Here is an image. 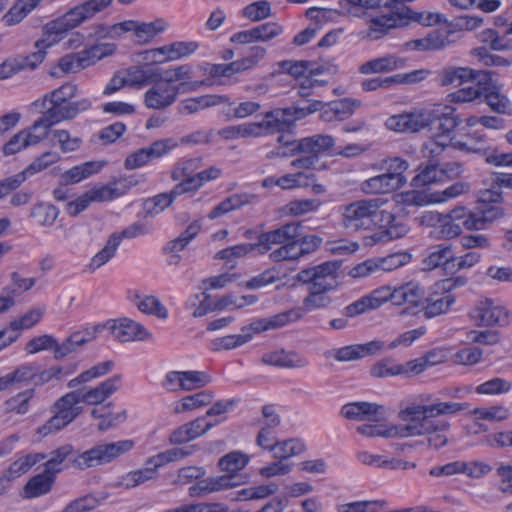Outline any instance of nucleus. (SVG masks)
Returning a JSON list of instances; mask_svg holds the SVG:
<instances>
[{
	"label": "nucleus",
	"instance_id": "7ed1b4c3",
	"mask_svg": "<svg viewBox=\"0 0 512 512\" xmlns=\"http://www.w3.org/2000/svg\"><path fill=\"white\" fill-rule=\"evenodd\" d=\"M322 101H314L308 106H295L294 108L276 109L265 114L260 122L250 123L256 126L252 137H260L268 134L279 133L287 130L297 119H301L323 108Z\"/></svg>",
	"mask_w": 512,
	"mask_h": 512
},
{
	"label": "nucleus",
	"instance_id": "603ef678",
	"mask_svg": "<svg viewBox=\"0 0 512 512\" xmlns=\"http://www.w3.org/2000/svg\"><path fill=\"white\" fill-rule=\"evenodd\" d=\"M249 459L248 455L240 451H233L221 457L218 464L222 471L236 474L237 471L242 470L248 464Z\"/></svg>",
	"mask_w": 512,
	"mask_h": 512
},
{
	"label": "nucleus",
	"instance_id": "13d9d810",
	"mask_svg": "<svg viewBox=\"0 0 512 512\" xmlns=\"http://www.w3.org/2000/svg\"><path fill=\"white\" fill-rule=\"evenodd\" d=\"M43 316V310L34 308L18 319L13 320L9 327L6 328L9 332H16L20 335V330L29 329L37 324Z\"/></svg>",
	"mask_w": 512,
	"mask_h": 512
},
{
	"label": "nucleus",
	"instance_id": "6e6d98bb",
	"mask_svg": "<svg viewBox=\"0 0 512 512\" xmlns=\"http://www.w3.org/2000/svg\"><path fill=\"white\" fill-rule=\"evenodd\" d=\"M308 295L303 300V305L299 309L302 310V315L305 312L312 311L314 309L325 308L332 302L331 298L326 295L327 292L316 290L313 288L308 289Z\"/></svg>",
	"mask_w": 512,
	"mask_h": 512
},
{
	"label": "nucleus",
	"instance_id": "09e8293b",
	"mask_svg": "<svg viewBox=\"0 0 512 512\" xmlns=\"http://www.w3.org/2000/svg\"><path fill=\"white\" fill-rule=\"evenodd\" d=\"M213 399V394L210 391H201L193 395L186 396L181 399L175 408V413H183L185 411H191L196 408L209 404Z\"/></svg>",
	"mask_w": 512,
	"mask_h": 512
},
{
	"label": "nucleus",
	"instance_id": "774afa93",
	"mask_svg": "<svg viewBox=\"0 0 512 512\" xmlns=\"http://www.w3.org/2000/svg\"><path fill=\"white\" fill-rule=\"evenodd\" d=\"M387 503L383 500L355 501L339 505L338 512H378Z\"/></svg>",
	"mask_w": 512,
	"mask_h": 512
},
{
	"label": "nucleus",
	"instance_id": "bf43d9fd",
	"mask_svg": "<svg viewBox=\"0 0 512 512\" xmlns=\"http://www.w3.org/2000/svg\"><path fill=\"white\" fill-rule=\"evenodd\" d=\"M242 14L253 22L264 20L272 14L271 4L266 0L250 3L243 8Z\"/></svg>",
	"mask_w": 512,
	"mask_h": 512
},
{
	"label": "nucleus",
	"instance_id": "e433bc0d",
	"mask_svg": "<svg viewBox=\"0 0 512 512\" xmlns=\"http://www.w3.org/2000/svg\"><path fill=\"white\" fill-rule=\"evenodd\" d=\"M391 218L382 219L380 216L376 222V227H378L380 231V236L378 240L382 241H390L393 239L401 238L407 233L406 225L398 219L394 214L390 212Z\"/></svg>",
	"mask_w": 512,
	"mask_h": 512
},
{
	"label": "nucleus",
	"instance_id": "680f3d73",
	"mask_svg": "<svg viewBox=\"0 0 512 512\" xmlns=\"http://www.w3.org/2000/svg\"><path fill=\"white\" fill-rule=\"evenodd\" d=\"M476 220H478L479 226L481 225V230L487 228L488 224L501 219L505 216V211L502 207L497 205H482L477 208Z\"/></svg>",
	"mask_w": 512,
	"mask_h": 512
},
{
	"label": "nucleus",
	"instance_id": "72a5a7b5",
	"mask_svg": "<svg viewBox=\"0 0 512 512\" xmlns=\"http://www.w3.org/2000/svg\"><path fill=\"white\" fill-rule=\"evenodd\" d=\"M472 68L449 66L440 70L437 81L440 86H460L468 82L472 76Z\"/></svg>",
	"mask_w": 512,
	"mask_h": 512
},
{
	"label": "nucleus",
	"instance_id": "aec40b11",
	"mask_svg": "<svg viewBox=\"0 0 512 512\" xmlns=\"http://www.w3.org/2000/svg\"><path fill=\"white\" fill-rule=\"evenodd\" d=\"M406 179L399 177V174L383 173L367 179L362 184V189L370 194H385L404 186Z\"/></svg>",
	"mask_w": 512,
	"mask_h": 512
},
{
	"label": "nucleus",
	"instance_id": "c9c22d12",
	"mask_svg": "<svg viewBox=\"0 0 512 512\" xmlns=\"http://www.w3.org/2000/svg\"><path fill=\"white\" fill-rule=\"evenodd\" d=\"M104 165V162L98 161H89L76 165L63 173L62 180L65 184L79 183L80 181L98 173Z\"/></svg>",
	"mask_w": 512,
	"mask_h": 512
},
{
	"label": "nucleus",
	"instance_id": "2f4dec72",
	"mask_svg": "<svg viewBox=\"0 0 512 512\" xmlns=\"http://www.w3.org/2000/svg\"><path fill=\"white\" fill-rule=\"evenodd\" d=\"M198 44L195 42H175L171 45H166L160 48L151 49L152 54L155 56L163 55V58L154 59L158 62H166L186 57L196 51Z\"/></svg>",
	"mask_w": 512,
	"mask_h": 512
},
{
	"label": "nucleus",
	"instance_id": "393cba45",
	"mask_svg": "<svg viewBox=\"0 0 512 512\" xmlns=\"http://www.w3.org/2000/svg\"><path fill=\"white\" fill-rule=\"evenodd\" d=\"M191 66L189 65H180L177 67H173L167 70H161V78L160 81H164L167 84L180 82L179 85L184 84L181 87V92L186 91H195L199 87L206 85V81H195L193 83L188 84L186 81L190 79Z\"/></svg>",
	"mask_w": 512,
	"mask_h": 512
},
{
	"label": "nucleus",
	"instance_id": "2eb2a0df",
	"mask_svg": "<svg viewBox=\"0 0 512 512\" xmlns=\"http://www.w3.org/2000/svg\"><path fill=\"white\" fill-rule=\"evenodd\" d=\"M302 318V310L290 309L273 315L268 318H260L253 321L251 324L244 326V331H252L253 334H258L268 330H274L287 325L290 322L300 320Z\"/></svg>",
	"mask_w": 512,
	"mask_h": 512
},
{
	"label": "nucleus",
	"instance_id": "58836bf2",
	"mask_svg": "<svg viewBox=\"0 0 512 512\" xmlns=\"http://www.w3.org/2000/svg\"><path fill=\"white\" fill-rule=\"evenodd\" d=\"M201 225L193 221L177 238L169 241L164 247V252L175 254L183 251L188 244L199 234Z\"/></svg>",
	"mask_w": 512,
	"mask_h": 512
},
{
	"label": "nucleus",
	"instance_id": "4468645a",
	"mask_svg": "<svg viewBox=\"0 0 512 512\" xmlns=\"http://www.w3.org/2000/svg\"><path fill=\"white\" fill-rule=\"evenodd\" d=\"M341 414L349 420L379 422L385 418V408L370 402H352L342 407Z\"/></svg>",
	"mask_w": 512,
	"mask_h": 512
},
{
	"label": "nucleus",
	"instance_id": "9d476101",
	"mask_svg": "<svg viewBox=\"0 0 512 512\" xmlns=\"http://www.w3.org/2000/svg\"><path fill=\"white\" fill-rule=\"evenodd\" d=\"M103 328L108 329L119 342L143 341L151 337L143 325L129 318L109 320L102 325Z\"/></svg>",
	"mask_w": 512,
	"mask_h": 512
},
{
	"label": "nucleus",
	"instance_id": "052dcab7",
	"mask_svg": "<svg viewBox=\"0 0 512 512\" xmlns=\"http://www.w3.org/2000/svg\"><path fill=\"white\" fill-rule=\"evenodd\" d=\"M511 389L512 382L496 377L478 385L475 391L482 395H499L508 393Z\"/></svg>",
	"mask_w": 512,
	"mask_h": 512
},
{
	"label": "nucleus",
	"instance_id": "0eeeda50",
	"mask_svg": "<svg viewBox=\"0 0 512 512\" xmlns=\"http://www.w3.org/2000/svg\"><path fill=\"white\" fill-rule=\"evenodd\" d=\"M450 431L448 421L425 422L418 425H404L401 427V437L426 436L429 447L438 450L447 445Z\"/></svg>",
	"mask_w": 512,
	"mask_h": 512
},
{
	"label": "nucleus",
	"instance_id": "39448f33",
	"mask_svg": "<svg viewBox=\"0 0 512 512\" xmlns=\"http://www.w3.org/2000/svg\"><path fill=\"white\" fill-rule=\"evenodd\" d=\"M113 0H88L47 23V31L66 33L107 8Z\"/></svg>",
	"mask_w": 512,
	"mask_h": 512
},
{
	"label": "nucleus",
	"instance_id": "e2e57ef3",
	"mask_svg": "<svg viewBox=\"0 0 512 512\" xmlns=\"http://www.w3.org/2000/svg\"><path fill=\"white\" fill-rule=\"evenodd\" d=\"M256 249L258 250L257 242L238 244L218 251L214 258L232 262L233 259L242 258Z\"/></svg>",
	"mask_w": 512,
	"mask_h": 512
},
{
	"label": "nucleus",
	"instance_id": "9b49d317",
	"mask_svg": "<svg viewBox=\"0 0 512 512\" xmlns=\"http://www.w3.org/2000/svg\"><path fill=\"white\" fill-rule=\"evenodd\" d=\"M102 325L86 326L72 332L56 349V360L76 352L80 347L96 339Z\"/></svg>",
	"mask_w": 512,
	"mask_h": 512
},
{
	"label": "nucleus",
	"instance_id": "338daca9",
	"mask_svg": "<svg viewBox=\"0 0 512 512\" xmlns=\"http://www.w3.org/2000/svg\"><path fill=\"white\" fill-rule=\"evenodd\" d=\"M156 477L157 473L154 468L150 465H146L144 468L127 473L123 478V483L125 487L129 489L155 479Z\"/></svg>",
	"mask_w": 512,
	"mask_h": 512
},
{
	"label": "nucleus",
	"instance_id": "864d4df0",
	"mask_svg": "<svg viewBox=\"0 0 512 512\" xmlns=\"http://www.w3.org/2000/svg\"><path fill=\"white\" fill-rule=\"evenodd\" d=\"M305 445L298 439H289L285 441H276L273 449L274 457L285 460L304 452Z\"/></svg>",
	"mask_w": 512,
	"mask_h": 512
},
{
	"label": "nucleus",
	"instance_id": "7c9ffc66",
	"mask_svg": "<svg viewBox=\"0 0 512 512\" xmlns=\"http://www.w3.org/2000/svg\"><path fill=\"white\" fill-rule=\"evenodd\" d=\"M386 126L396 132H418L428 126L427 121L420 115L400 114L390 117Z\"/></svg>",
	"mask_w": 512,
	"mask_h": 512
},
{
	"label": "nucleus",
	"instance_id": "6e6552de",
	"mask_svg": "<svg viewBox=\"0 0 512 512\" xmlns=\"http://www.w3.org/2000/svg\"><path fill=\"white\" fill-rule=\"evenodd\" d=\"M469 316L478 326H505L509 323L508 311L491 299L479 301L470 311Z\"/></svg>",
	"mask_w": 512,
	"mask_h": 512
},
{
	"label": "nucleus",
	"instance_id": "a211bd4d",
	"mask_svg": "<svg viewBox=\"0 0 512 512\" xmlns=\"http://www.w3.org/2000/svg\"><path fill=\"white\" fill-rule=\"evenodd\" d=\"M322 103L324 106L320 110L322 111L321 118L326 122L345 120L362 105L360 100L353 98H343L338 101H333L328 105L324 102Z\"/></svg>",
	"mask_w": 512,
	"mask_h": 512
},
{
	"label": "nucleus",
	"instance_id": "c756f323",
	"mask_svg": "<svg viewBox=\"0 0 512 512\" xmlns=\"http://www.w3.org/2000/svg\"><path fill=\"white\" fill-rule=\"evenodd\" d=\"M454 302L455 297L449 292L433 293L427 297L424 295L422 309L426 317L432 318L446 313Z\"/></svg>",
	"mask_w": 512,
	"mask_h": 512
},
{
	"label": "nucleus",
	"instance_id": "0e129e2a",
	"mask_svg": "<svg viewBox=\"0 0 512 512\" xmlns=\"http://www.w3.org/2000/svg\"><path fill=\"white\" fill-rule=\"evenodd\" d=\"M34 395L33 389H28L5 401L6 410L16 414H26L29 411V401Z\"/></svg>",
	"mask_w": 512,
	"mask_h": 512
},
{
	"label": "nucleus",
	"instance_id": "a18cd8bd",
	"mask_svg": "<svg viewBox=\"0 0 512 512\" xmlns=\"http://www.w3.org/2000/svg\"><path fill=\"white\" fill-rule=\"evenodd\" d=\"M483 101L492 111L498 114L512 115V103L506 95L501 93L500 87H497L486 94Z\"/></svg>",
	"mask_w": 512,
	"mask_h": 512
},
{
	"label": "nucleus",
	"instance_id": "cd10ccee",
	"mask_svg": "<svg viewBox=\"0 0 512 512\" xmlns=\"http://www.w3.org/2000/svg\"><path fill=\"white\" fill-rule=\"evenodd\" d=\"M424 294V289L418 283L408 282L395 287L394 305L408 304L412 307H422Z\"/></svg>",
	"mask_w": 512,
	"mask_h": 512
},
{
	"label": "nucleus",
	"instance_id": "49530a36",
	"mask_svg": "<svg viewBox=\"0 0 512 512\" xmlns=\"http://www.w3.org/2000/svg\"><path fill=\"white\" fill-rule=\"evenodd\" d=\"M51 139L53 144H57L63 153L78 150L83 142L80 137H72L70 132L65 129L51 130Z\"/></svg>",
	"mask_w": 512,
	"mask_h": 512
},
{
	"label": "nucleus",
	"instance_id": "bb28decb",
	"mask_svg": "<svg viewBox=\"0 0 512 512\" xmlns=\"http://www.w3.org/2000/svg\"><path fill=\"white\" fill-rule=\"evenodd\" d=\"M79 403V393L74 390L60 397L54 403L53 411L70 424L81 413V407L77 406Z\"/></svg>",
	"mask_w": 512,
	"mask_h": 512
},
{
	"label": "nucleus",
	"instance_id": "5701e85b",
	"mask_svg": "<svg viewBox=\"0 0 512 512\" xmlns=\"http://www.w3.org/2000/svg\"><path fill=\"white\" fill-rule=\"evenodd\" d=\"M128 86L142 87L150 83H158L161 78V69L152 66H134L124 73Z\"/></svg>",
	"mask_w": 512,
	"mask_h": 512
},
{
	"label": "nucleus",
	"instance_id": "3c124183",
	"mask_svg": "<svg viewBox=\"0 0 512 512\" xmlns=\"http://www.w3.org/2000/svg\"><path fill=\"white\" fill-rule=\"evenodd\" d=\"M61 159L60 155L55 151H46L37 157L29 166L18 174H23L25 181L31 175L41 172L50 165L57 163Z\"/></svg>",
	"mask_w": 512,
	"mask_h": 512
},
{
	"label": "nucleus",
	"instance_id": "ddd939ff",
	"mask_svg": "<svg viewBox=\"0 0 512 512\" xmlns=\"http://www.w3.org/2000/svg\"><path fill=\"white\" fill-rule=\"evenodd\" d=\"M122 386V376L115 374L112 377L101 382L94 388L87 391L75 390L79 393V399L81 403L87 405H98L103 403L111 395L117 392Z\"/></svg>",
	"mask_w": 512,
	"mask_h": 512
},
{
	"label": "nucleus",
	"instance_id": "423d86ee",
	"mask_svg": "<svg viewBox=\"0 0 512 512\" xmlns=\"http://www.w3.org/2000/svg\"><path fill=\"white\" fill-rule=\"evenodd\" d=\"M339 268V262L327 261L301 270L298 272L296 279L304 284H309L310 288L329 292L337 287V271Z\"/></svg>",
	"mask_w": 512,
	"mask_h": 512
},
{
	"label": "nucleus",
	"instance_id": "20e7f679",
	"mask_svg": "<svg viewBox=\"0 0 512 512\" xmlns=\"http://www.w3.org/2000/svg\"><path fill=\"white\" fill-rule=\"evenodd\" d=\"M33 107L48 120V124L55 125L71 120L79 113L88 110L91 107V101L89 99L61 101L43 97L33 102Z\"/></svg>",
	"mask_w": 512,
	"mask_h": 512
},
{
	"label": "nucleus",
	"instance_id": "79ce46f5",
	"mask_svg": "<svg viewBox=\"0 0 512 512\" xmlns=\"http://www.w3.org/2000/svg\"><path fill=\"white\" fill-rule=\"evenodd\" d=\"M37 6V0H17L3 16V21L8 26L18 24Z\"/></svg>",
	"mask_w": 512,
	"mask_h": 512
},
{
	"label": "nucleus",
	"instance_id": "dca6fc26",
	"mask_svg": "<svg viewBox=\"0 0 512 512\" xmlns=\"http://www.w3.org/2000/svg\"><path fill=\"white\" fill-rule=\"evenodd\" d=\"M182 85L161 86L156 85L144 94V104L149 109L162 110L171 106L181 92Z\"/></svg>",
	"mask_w": 512,
	"mask_h": 512
},
{
	"label": "nucleus",
	"instance_id": "4be33fe9",
	"mask_svg": "<svg viewBox=\"0 0 512 512\" xmlns=\"http://www.w3.org/2000/svg\"><path fill=\"white\" fill-rule=\"evenodd\" d=\"M452 262H454V254L451 245L438 244L426 250L422 265L424 270L431 271L442 265L452 266Z\"/></svg>",
	"mask_w": 512,
	"mask_h": 512
},
{
	"label": "nucleus",
	"instance_id": "4d7b16f0",
	"mask_svg": "<svg viewBox=\"0 0 512 512\" xmlns=\"http://www.w3.org/2000/svg\"><path fill=\"white\" fill-rule=\"evenodd\" d=\"M441 180L438 163L429 161L417 175L412 178L411 185L415 188H421Z\"/></svg>",
	"mask_w": 512,
	"mask_h": 512
},
{
	"label": "nucleus",
	"instance_id": "f257e3e1",
	"mask_svg": "<svg viewBox=\"0 0 512 512\" xmlns=\"http://www.w3.org/2000/svg\"><path fill=\"white\" fill-rule=\"evenodd\" d=\"M133 446L134 442L132 440L99 443L75 455L74 447L71 444H65L50 452V458L44 464V469L50 475L55 476L62 471L60 465L69 459L71 467L81 471L87 470L112 462L130 451Z\"/></svg>",
	"mask_w": 512,
	"mask_h": 512
},
{
	"label": "nucleus",
	"instance_id": "4c0bfd02",
	"mask_svg": "<svg viewBox=\"0 0 512 512\" xmlns=\"http://www.w3.org/2000/svg\"><path fill=\"white\" fill-rule=\"evenodd\" d=\"M45 458L46 455L42 453H31L22 456L10 464L5 476L9 480L18 478L27 473L35 464L44 460Z\"/></svg>",
	"mask_w": 512,
	"mask_h": 512
},
{
	"label": "nucleus",
	"instance_id": "1a4fd4ad",
	"mask_svg": "<svg viewBox=\"0 0 512 512\" xmlns=\"http://www.w3.org/2000/svg\"><path fill=\"white\" fill-rule=\"evenodd\" d=\"M302 234L301 222H289L276 229L263 232L258 236V252L267 253L273 245H285L290 240L297 239Z\"/></svg>",
	"mask_w": 512,
	"mask_h": 512
},
{
	"label": "nucleus",
	"instance_id": "f8f14e48",
	"mask_svg": "<svg viewBox=\"0 0 512 512\" xmlns=\"http://www.w3.org/2000/svg\"><path fill=\"white\" fill-rule=\"evenodd\" d=\"M440 408L438 402L432 404L410 403L399 411V418L407 423L405 425H418L427 422L440 421Z\"/></svg>",
	"mask_w": 512,
	"mask_h": 512
},
{
	"label": "nucleus",
	"instance_id": "ea45409f",
	"mask_svg": "<svg viewBox=\"0 0 512 512\" xmlns=\"http://www.w3.org/2000/svg\"><path fill=\"white\" fill-rule=\"evenodd\" d=\"M54 475H50L44 469V472L32 477L25 485L24 491L26 497L34 498L48 493L54 482Z\"/></svg>",
	"mask_w": 512,
	"mask_h": 512
},
{
	"label": "nucleus",
	"instance_id": "c85d7f7f",
	"mask_svg": "<svg viewBox=\"0 0 512 512\" xmlns=\"http://www.w3.org/2000/svg\"><path fill=\"white\" fill-rule=\"evenodd\" d=\"M405 60L393 55H385L364 62L359 66V72L364 75L387 73L403 67Z\"/></svg>",
	"mask_w": 512,
	"mask_h": 512
},
{
	"label": "nucleus",
	"instance_id": "f3484780",
	"mask_svg": "<svg viewBox=\"0 0 512 512\" xmlns=\"http://www.w3.org/2000/svg\"><path fill=\"white\" fill-rule=\"evenodd\" d=\"M216 424L218 422H206L204 417H199L175 429L169 436V442L172 445L190 442L205 434Z\"/></svg>",
	"mask_w": 512,
	"mask_h": 512
},
{
	"label": "nucleus",
	"instance_id": "5fc2aeb1",
	"mask_svg": "<svg viewBox=\"0 0 512 512\" xmlns=\"http://www.w3.org/2000/svg\"><path fill=\"white\" fill-rule=\"evenodd\" d=\"M83 50L67 54L59 59L58 66L64 73H76L89 67V61L83 55Z\"/></svg>",
	"mask_w": 512,
	"mask_h": 512
},
{
	"label": "nucleus",
	"instance_id": "de8ad7c7",
	"mask_svg": "<svg viewBox=\"0 0 512 512\" xmlns=\"http://www.w3.org/2000/svg\"><path fill=\"white\" fill-rule=\"evenodd\" d=\"M452 221L461 225V228L472 231L481 230L479 221L476 220L475 211H471L464 206L456 207L447 213Z\"/></svg>",
	"mask_w": 512,
	"mask_h": 512
},
{
	"label": "nucleus",
	"instance_id": "6ab92c4d",
	"mask_svg": "<svg viewBox=\"0 0 512 512\" xmlns=\"http://www.w3.org/2000/svg\"><path fill=\"white\" fill-rule=\"evenodd\" d=\"M335 145V140L330 135L315 134L313 136L299 139L295 144L299 154H309L319 160V156L330 152Z\"/></svg>",
	"mask_w": 512,
	"mask_h": 512
},
{
	"label": "nucleus",
	"instance_id": "69168bd1",
	"mask_svg": "<svg viewBox=\"0 0 512 512\" xmlns=\"http://www.w3.org/2000/svg\"><path fill=\"white\" fill-rule=\"evenodd\" d=\"M173 202L168 195L163 192L155 195L154 197L148 198L143 202V210L146 217H154L162 213L168 208Z\"/></svg>",
	"mask_w": 512,
	"mask_h": 512
},
{
	"label": "nucleus",
	"instance_id": "b1692460",
	"mask_svg": "<svg viewBox=\"0 0 512 512\" xmlns=\"http://www.w3.org/2000/svg\"><path fill=\"white\" fill-rule=\"evenodd\" d=\"M262 362L279 368H302L308 365L305 357L284 350L265 353L262 356Z\"/></svg>",
	"mask_w": 512,
	"mask_h": 512
},
{
	"label": "nucleus",
	"instance_id": "f704fd0d",
	"mask_svg": "<svg viewBox=\"0 0 512 512\" xmlns=\"http://www.w3.org/2000/svg\"><path fill=\"white\" fill-rule=\"evenodd\" d=\"M254 198H255V196L247 194V193L233 194V195L225 198L219 204H217L209 212L208 218L211 220L219 218V217L227 214L230 211L239 209V208L243 207L244 205L251 203Z\"/></svg>",
	"mask_w": 512,
	"mask_h": 512
},
{
	"label": "nucleus",
	"instance_id": "a19ab883",
	"mask_svg": "<svg viewBox=\"0 0 512 512\" xmlns=\"http://www.w3.org/2000/svg\"><path fill=\"white\" fill-rule=\"evenodd\" d=\"M59 215V209L49 203L40 202L35 204L30 211V217L35 219L42 227H50L54 224Z\"/></svg>",
	"mask_w": 512,
	"mask_h": 512
},
{
	"label": "nucleus",
	"instance_id": "a878e982",
	"mask_svg": "<svg viewBox=\"0 0 512 512\" xmlns=\"http://www.w3.org/2000/svg\"><path fill=\"white\" fill-rule=\"evenodd\" d=\"M47 24L44 26V31L46 37L36 41L35 47L37 48L36 52H33L26 56H18L16 57L18 61L23 60V70L26 69H35L45 57L44 49L50 47L54 43L57 42V36L62 35L63 33H55L47 31Z\"/></svg>",
	"mask_w": 512,
	"mask_h": 512
},
{
	"label": "nucleus",
	"instance_id": "c03bdc74",
	"mask_svg": "<svg viewBox=\"0 0 512 512\" xmlns=\"http://www.w3.org/2000/svg\"><path fill=\"white\" fill-rule=\"evenodd\" d=\"M470 188V183L465 181H458L443 190L431 193L430 201L433 203L447 202L468 193Z\"/></svg>",
	"mask_w": 512,
	"mask_h": 512
},
{
	"label": "nucleus",
	"instance_id": "412c9836",
	"mask_svg": "<svg viewBox=\"0 0 512 512\" xmlns=\"http://www.w3.org/2000/svg\"><path fill=\"white\" fill-rule=\"evenodd\" d=\"M227 101V95H201L182 100L177 109L180 114H194L210 107L220 106Z\"/></svg>",
	"mask_w": 512,
	"mask_h": 512
},
{
	"label": "nucleus",
	"instance_id": "473e14b6",
	"mask_svg": "<svg viewBox=\"0 0 512 512\" xmlns=\"http://www.w3.org/2000/svg\"><path fill=\"white\" fill-rule=\"evenodd\" d=\"M131 32L134 33L138 43H146L153 39L156 35L166 29V23L163 19H157L153 22H138L130 20Z\"/></svg>",
	"mask_w": 512,
	"mask_h": 512
},
{
	"label": "nucleus",
	"instance_id": "37998d69",
	"mask_svg": "<svg viewBox=\"0 0 512 512\" xmlns=\"http://www.w3.org/2000/svg\"><path fill=\"white\" fill-rule=\"evenodd\" d=\"M241 332V334L227 335L213 340L211 349L213 351L231 350L248 343L253 337V332L244 331L243 328Z\"/></svg>",
	"mask_w": 512,
	"mask_h": 512
},
{
	"label": "nucleus",
	"instance_id": "f03ea898",
	"mask_svg": "<svg viewBox=\"0 0 512 512\" xmlns=\"http://www.w3.org/2000/svg\"><path fill=\"white\" fill-rule=\"evenodd\" d=\"M343 226L350 231L371 230L376 227L380 216L384 220L391 218L390 212L380 210L378 199L358 200L341 207Z\"/></svg>",
	"mask_w": 512,
	"mask_h": 512
},
{
	"label": "nucleus",
	"instance_id": "8fccbe9b",
	"mask_svg": "<svg viewBox=\"0 0 512 512\" xmlns=\"http://www.w3.org/2000/svg\"><path fill=\"white\" fill-rule=\"evenodd\" d=\"M119 245V237L111 234L104 247L92 257L89 267L95 270L106 264L115 256Z\"/></svg>",
	"mask_w": 512,
	"mask_h": 512
}]
</instances>
